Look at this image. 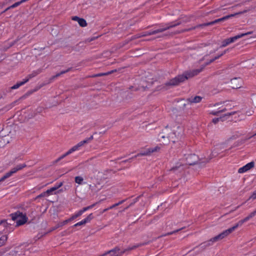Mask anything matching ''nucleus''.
<instances>
[{"label": "nucleus", "instance_id": "obj_1", "mask_svg": "<svg viewBox=\"0 0 256 256\" xmlns=\"http://www.w3.org/2000/svg\"><path fill=\"white\" fill-rule=\"evenodd\" d=\"M214 62V60L211 59L210 61L206 62L204 65L202 66L200 68L186 71L182 74H179L175 78L170 79L168 82H167L165 84V86H164V88L166 90V88H165V86H174L179 85L180 83L184 82L188 78L198 75L204 70L206 66Z\"/></svg>", "mask_w": 256, "mask_h": 256}, {"label": "nucleus", "instance_id": "obj_2", "mask_svg": "<svg viewBox=\"0 0 256 256\" xmlns=\"http://www.w3.org/2000/svg\"><path fill=\"white\" fill-rule=\"evenodd\" d=\"M178 130H174L172 131L171 130L168 128V126H166L165 128L162 130L158 134L159 138H162L165 142H172L175 143L179 139H180L182 136L183 132L180 126L177 128Z\"/></svg>", "mask_w": 256, "mask_h": 256}, {"label": "nucleus", "instance_id": "obj_3", "mask_svg": "<svg viewBox=\"0 0 256 256\" xmlns=\"http://www.w3.org/2000/svg\"><path fill=\"white\" fill-rule=\"evenodd\" d=\"M94 138L93 136H91L90 138H86V140L80 142H78L76 145L72 147L70 149L66 152L64 154H62V156L59 157L58 158H57L56 160H55L53 163L56 164L60 162L61 160L63 159L64 158H65L66 156L70 154L72 152L78 150V148L82 146L84 144H87L90 141L92 140Z\"/></svg>", "mask_w": 256, "mask_h": 256}, {"label": "nucleus", "instance_id": "obj_4", "mask_svg": "<svg viewBox=\"0 0 256 256\" xmlns=\"http://www.w3.org/2000/svg\"><path fill=\"white\" fill-rule=\"evenodd\" d=\"M10 216L12 217V220L13 221L17 220L18 218H20V219L16 221V226H17L24 224L28 220L26 216V214H23L20 211H17L14 213L11 214Z\"/></svg>", "mask_w": 256, "mask_h": 256}, {"label": "nucleus", "instance_id": "obj_5", "mask_svg": "<svg viewBox=\"0 0 256 256\" xmlns=\"http://www.w3.org/2000/svg\"><path fill=\"white\" fill-rule=\"evenodd\" d=\"M248 10H244L242 12H236L235 14H229V15H227V16H223L222 18H218V19H216L214 21H212V22H206L205 23L206 24V26H212V25H213V24H218V22H223L231 18H232V17H234V16H236V15H239V14H243L244 13H246V12L248 11Z\"/></svg>", "mask_w": 256, "mask_h": 256}, {"label": "nucleus", "instance_id": "obj_6", "mask_svg": "<svg viewBox=\"0 0 256 256\" xmlns=\"http://www.w3.org/2000/svg\"><path fill=\"white\" fill-rule=\"evenodd\" d=\"M198 160L199 158L198 156H196L195 154H188V156L186 158V162L189 165H194L198 164L200 166H203L205 164L206 162H208V160H206V161L198 162Z\"/></svg>", "mask_w": 256, "mask_h": 256}, {"label": "nucleus", "instance_id": "obj_7", "mask_svg": "<svg viewBox=\"0 0 256 256\" xmlns=\"http://www.w3.org/2000/svg\"><path fill=\"white\" fill-rule=\"evenodd\" d=\"M26 166V165L25 164L17 165L14 168H12L10 170L6 173L1 178V180L4 181L6 178L12 176L14 174L16 173L18 171L22 170V168Z\"/></svg>", "mask_w": 256, "mask_h": 256}, {"label": "nucleus", "instance_id": "obj_8", "mask_svg": "<svg viewBox=\"0 0 256 256\" xmlns=\"http://www.w3.org/2000/svg\"><path fill=\"white\" fill-rule=\"evenodd\" d=\"M182 24V22L180 21H178L176 23H174V22H171L170 24H166V26L164 28H159L154 30L152 31V34H155L160 32H164L168 30H169L172 28L176 27Z\"/></svg>", "mask_w": 256, "mask_h": 256}, {"label": "nucleus", "instance_id": "obj_9", "mask_svg": "<svg viewBox=\"0 0 256 256\" xmlns=\"http://www.w3.org/2000/svg\"><path fill=\"white\" fill-rule=\"evenodd\" d=\"M255 216H256L255 214L254 213V212H252L248 216H247L244 219L240 220L236 224L230 228L231 230H232V232L234 231L238 227L242 226L244 222L248 221L249 220H250V218H252Z\"/></svg>", "mask_w": 256, "mask_h": 256}, {"label": "nucleus", "instance_id": "obj_10", "mask_svg": "<svg viewBox=\"0 0 256 256\" xmlns=\"http://www.w3.org/2000/svg\"><path fill=\"white\" fill-rule=\"evenodd\" d=\"M232 88L233 89H237L242 86V80L240 78H234L230 80Z\"/></svg>", "mask_w": 256, "mask_h": 256}, {"label": "nucleus", "instance_id": "obj_11", "mask_svg": "<svg viewBox=\"0 0 256 256\" xmlns=\"http://www.w3.org/2000/svg\"><path fill=\"white\" fill-rule=\"evenodd\" d=\"M254 162H251L246 164L244 166L240 168L238 170V173H244L248 170H250L252 168H254Z\"/></svg>", "mask_w": 256, "mask_h": 256}, {"label": "nucleus", "instance_id": "obj_12", "mask_svg": "<svg viewBox=\"0 0 256 256\" xmlns=\"http://www.w3.org/2000/svg\"><path fill=\"white\" fill-rule=\"evenodd\" d=\"M204 26H206V24L204 23V24H200L196 25V26L190 28H189L184 29V30H182L180 31H178V32H176L175 34H180V33H182V32H188V31H190V30H195L196 28H204Z\"/></svg>", "mask_w": 256, "mask_h": 256}, {"label": "nucleus", "instance_id": "obj_13", "mask_svg": "<svg viewBox=\"0 0 256 256\" xmlns=\"http://www.w3.org/2000/svg\"><path fill=\"white\" fill-rule=\"evenodd\" d=\"M252 32H246V33L238 34V35L236 36H234L228 38V40H229L230 43H230L234 42L235 40H236L238 38H241L243 37L244 36L250 34H252Z\"/></svg>", "mask_w": 256, "mask_h": 256}, {"label": "nucleus", "instance_id": "obj_14", "mask_svg": "<svg viewBox=\"0 0 256 256\" xmlns=\"http://www.w3.org/2000/svg\"><path fill=\"white\" fill-rule=\"evenodd\" d=\"M202 98L200 96H195L194 97L191 96L187 98L186 100L190 104L198 103L202 100Z\"/></svg>", "mask_w": 256, "mask_h": 256}, {"label": "nucleus", "instance_id": "obj_15", "mask_svg": "<svg viewBox=\"0 0 256 256\" xmlns=\"http://www.w3.org/2000/svg\"><path fill=\"white\" fill-rule=\"evenodd\" d=\"M212 244H213V242L211 241V238H210V240L200 244L199 246L201 248V251H202L204 250L206 248H207L208 246H209L212 245Z\"/></svg>", "mask_w": 256, "mask_h": 256}, {"label": "nucleus", "instance_id": "obj_16", "mask_svg": "<svg viewBox=\"0 0 256 256\" xmlns=\"http://www.w3.org/2000/svg\"><path fill=\"white\" fill-rule=\"evenodd\" d=\"M42 72V70L40 69H38L36 71H34L32 74H28L26 78L24 80H28V82L29 81L30 79L36 76L38 74H40Z\"/></svg>", "mask_w": 256, "mask_h": 256}, {"label": "nucleus", "instance_id": "obj_17", "mask_svg": "<svg viewBox=\"0 0 256 256\" xmlns=\"http://www.w3.org/2000/svg\"><path fill=\"white\" fill-rule=\"evenodd\" d=\"M66 224H68V220H66L63 222H60L59 223L56 224L50 230H49V232H51L53 230H54L58 228L62 227L63 226Z\"/></svg>", "mask_w": 256, "mask_h": 256}, {"label": "nucleus", "instance_id": "obj_18", "mask_svg": "<svg viewBox=\"0 0 256 256\" xmlns=\"http://www.w3.org/2000/svg\"><path fill=\"white\" fill-rule=\"evenodd\" d=\"M28 82V80H23L22 81L17 82L16 84L10 88V90H14L18 88Z\"/></svg>", "mask_w": 256, "mask_h": 256}, {"label": "nucleus", "instance_id": "obj_19", "mask_svg": "<svg viewBox=\"0 0 256 256\" xmlns=\"http://www.w3.org/2000/svg\"><path fill=\"white\" fill-rule=\"evenodd\" d=\"M232 232L230 228H229L228 229L224 230L222 233L219 234L220 236V238L222 239H223L225 237L227 236L228 234H230V233H232Z\"/></svg>", "mask_w": 256, "mask_h": 256}, {"label": "nucleus", "instance_id": "obj_20", "mask_svg": "<svg viewBox=\"0 0 256 256\" xmlns=\"http://www.w3.org/2000/svg\"><path fill=\"white\" fill-rule=\"evenodd\" d=\"M93 218L94 216L92 214H90L86 218L82 220L81 222H82V225H84L87 222H90Z\"/></svg>", "mask_w": 256, "mask_h": 256}, {"label": "nucleus", "instance_id": "obj_21", "mask_svg": "<svg viewBox=\"0 0 256 256\" xmlns=\"http://www.w3.org/2000/svg\"><path fill=\"white\" fill-rule=\"evenodd\" d=\"M24 2V0H22L20 1V2H16L14 4H12V6L8 7L6 8V10H10L11 8H15L18 6H20L22 3Z\"/></svg>", "mask_w": 256, "mask_h": 256}, {"label": "nucleus", "instance_id": "obj_22", "mask_svg": "<svg viewBox=\"0 0 256 256\" xmlns=\"http://www.w3.org/2000/svg\"><path fill=\"white\" fill-rule=\"evenodd\" d=\"M82 214V212H80V210H79L76 214L72 216L70 218L66 220H68V223L69 222H70V221L74 220L75 218L79 217Z\"/></svg>", "mask_w": 256, "mask_h": 256}, {"label": "nucleus", "instance_id": "obj_23", "mask_svg": "<svg viewBox=\"0 0 256 256\" xmlns=\"http://www.w3.org/2000/svg\"><path fill=\"white\" fill-rule=\"evenodd\" d=\"M7 239L8 237L6 235H3L0 238V247L5 244Z\"/></svg>", "mask_w": 256, "mask_h": 256}, {"label": "nucleus", "instance_id": "obj_24", "mask_svg": "<svg viewBox=\"0 0 256 256\" xmlns=\"http://www.w3.org/2000/svg\"><path fill=\"white\" fill-rule=\"evenodd\" d=\"M96 204H97V202L94 203V204L90 206H88L84 207L82 210H80V211L82 212V214L84 212L94 208Z\"/></svg>", "mask_w": 256, "mask_h": 256}, {"label": "nucleus", "instance_id": "obj_25", "mask_svg": "<svg viewBox=\"0 0 256 256\" xmlns=\"http://www.w3.org/2000/svg\"><path fill=\"white\" fill-rule=\"evenodd\" d=\"M78 24L82 27H84L87 26V23L86 20L82 18H80V19L78 22Z\"/></svg>", "mask_w": 256, "mask_h": 256}, {"label": "nucleus", "instance_id": "obj_26", "mask_svg": "<svg viewBox=\"0 0 256 256\" xmlns=\"http://www.w3.org/2000/svg\"><path fill=\"white\" fill-rule=\"evenodd\" d=\"M150 154V152L148 151V149L147 150H146V151H144V152H142L134 156V158H137L138 156H148Z\"/></svg>", "mask_w": 256, "mask_h": 256}, {"label": "nucleus", "instance_id": "obj_27", "mask_svg": "<svg viewBox=\"0 0 256 256\" xmlns=\"http://www.w3.org/2000/svg\"><path fill=\"white\" fill-rule=\"evenodd\" d=\"M160 148L159 146H156L154 148H149L148 150L150 152V154L151 153L158 152Z\"/></svg>", "mask_w": 256, "mask_h": 256}, {"label": "nucleus", "instance_id": "obj_28", "mask_svg": "<svg viewBox=\"0 0 256 256\" xmlns=\"http://www.w3.org/2000/svg\"><path fill=\"white\" fill-rule=\"evenodd\" d=\"M75 182L79 184H82L83 182V178L80 176H76L75 178Z\"/></svg>", "mask_w": 256, "mask_h": 256}, {"label": "nucleus", "instance_id": "obj_29", "mask_svg": "<svg viewBox=\"0 0 256 256\" xmlns=\"http://www.w3.org/2000/svg\"><path fill=\"white\" fill-rule=\"evenodd\" d=\"M56 190V188H52L46 191V194L47 196H49L50 194H52L53 192H55Z\"/></svg>", "mask_w": 256, "mask_h": 256}, {"label": "nucleus", "instance_id": "obj_30", "mask_svg": "<svg viewBox=\"0 0 256 256\" xmlns=\"http://www.w3.org/2000/svg\"><path fill=\"white\" fill-rule=\"evenodd\" d=\"M224 116L222 117L217 118H214L212 119V122L214 124H217L220 120L222 121H223V118H224Z\"/></svg>", "mask_w": 256, "mask_h": 256}, {"label": "nucleus", "instance_id": "obj_31", "mask_svg": "<svg viewBox=\"0 0 256 256\" xmlns=\"http://www.w3.org/2000/svg\"><path fill=\"white\" fill-rule=\"evenodd\" d=\"M3 224L4 226L7 227L8 225H10V224H8L6 220H0V225Z\"/></svg>", "mask_w": 256, "mask_h": 256}, {"label": "nucleus", "instance_id": "obj_32", "mask_svg": "<svg viewBox=\"0 0 256 256\" xmlns=\"http://www.w3.org/2000/svg\"><path fill=\"white\" fill-rule=\"evenodd\" d=\"M178 21H180L182 22H186L190 21V18L186 17L184 18L182 20H178L175 22H173L174 23H176Z\"/></svg>", "mask_w": 256, "mask_h": 256}, {"label": "nucleus", "instance_id": "obj_33", "mask_svg": "<svg viewBox=\"0 0 256 256\" xmlns=\"http://www.w3.org/2000/svg\"><path fill=\"white\" fill-rule=\"evenodd\" d=\"M222 240L220 238V234H218V236L212 238H211V241H212L213 242H217L218 240Z\"/></svg>", "mask_w": 256, "mask_h": 256}, {"label": "nucleus", "instance_id": "obj_34", "mask_svg": "<svg viewBox=\"0 0 256 256\" xmlns=\"http://www.w3.org/2000/svg\"><path fill=\"white\" fill-rule=\"evenodd\" d=\"M182 228H180V229H178V230H174V231L172 232H168V233H167L166 234H164V235H162V236H159L158 238L162 237V236H168V235L172 234H174V233H176V232H179L180 230H182Z\"/></svg>", "mask_w": 256, "mask_h": 256}, {"label": "nucleus", "instance_id": "obj_35", "mask_svg": "<svg viewBox=\"0 0 256 256\" xmlns=\"http://www.w3.org/2000/svg\"><path fill=\"white\" fill-rule=\"evenodd\" d=\"M107 75H108V74H107V72H106V73H99V74H96L92 75V76H91V77H92V78L100 77V76H107Z\"/></svg>", "mask_w": 256, "mask_h": 256}, {"label": "nucleus", "instance_id": "obj_36", "mask_svg": "<svg viewBox=\"0 0 256 256\" xmlns=\"http://www.w3.org/2000/svg\"><path fill=\"white\" fill-rule=\"evenodd\" d=\"M230 43L229 42V40H228V38L227 39H226L224 40L222 42V44L221 46V47H225L226 46H228V44H229Z\"/></svg>", "mask_w": 256, "mask_h": 256}, {"label": "nucleus", "instance_id": "obj_37", "mask_svg": "<svg viewBox=\"0 0 256 256\" xmlns=\"http://www.w3.org/2000/svg\"><path fill=\"white\" fill-rule=\"evenodd\" d=\"M150 35H153V34H152V31H151V32H143L142 34V36L143 37V36H150Z\"/></svg>", "mask_w": 256, "mask_h": 256}, {"label": "nucleus", "instance_id": "obj_38", "mask_svg": "<svg viewBox=\"0 0 256 256\" xmlns=\"http://www.w3.org/2000/svg\"><path fill=\"white\" fill-rule=\"evenodd\" d=\"M47 196L46 194V192H43L41 193L36 198V199L41 198H43V197H44V196Z\"/></svg>", "mask_w": 256, "mask_h": 256}, {"label": "nucleus", "instance_id": "obj_39", "mask_svg": "<svg viewBox=\"0 0 256 256\" xmlns=\"http://www.w3.org/2000/svg\"><path fill=\"white\" fill-rule=\"evenodd\" d=\"M141 37H142V34H136V35H134V36H132V38L130 39V40H134L135 39H136L138 38H140Z\"/></svg>", "mask_w": 256, "mask_h": 256}, {"label": "nucleus", "instance_id": "obj_40", "mask_svg": "<svg viewBox=\"0 0 256 256\" xmlns=\"http://www.w3.org/2000/svg\"><path fill=\"white\" fill-rule=\"evenodd\" d=\"M82 43L81 42H79L78 44H76V46H73L72 48V50H74V51H76V52H78L80 50L78 49V47L79 46L82 44Z\"/></svg>", "mask_w": 256, "mask_h": 256}, {"label": "nucleus", "instance_id": "obj_41", "mask_svg": "<svg viewBox=\"0 0 256 256\" xmlns=\"http://www.w3.org/2000/svg\"><path fill=\"white\" fill-rule=\"evenodd\" d=\"M72 68H70L68 69H66V70H62L60 72V74H66L68 72H69L72 69Z\"/></svg>", "mask_w": 256, "mask_h": 256}, {"label": "nucleus", "instance_id": "obj_42", "mask_svg": "<svg viewBox=\"0 0 256 256\" xmlns=\"http://www.w3.org/2000/svg\"><path fill=\"white\" fill-rule=\"evenodd\" d=\"M250 199V198H252V200H255L256 199V190L253 192L252 194V196L250 197L249 198Z\"/></svg>", "mask_w": 256, "mask_h": 256}, {"label": "nucleus", "instance_id": "obj_43", "mask_svg": "<svg viewBox=\"0 0 256 256\" xmlns=\"http://www.w3.org/2000/svg\"><path fill=\"white\" fill-rule=\"evenodd\" d=\"M135 158L134 156L132 157V158H129V159L124 160L122 161L121 162H122V163H126V162H132V160L133 158Z\"/></svg>", "mask_w": 256, "mask_h": 256}, {"label": "nucleus", "instance_id": "obj_44", "mask_svg": "<svg viewBox=\"0 0 256 256\" xmlns=\"http://www.w3.org/2000/svg\"><path fill=\"white\" fill-rule=\"evenodd\" d=\"M220 113V111H212L210 114L214 116H218V114Z\"/></svg>", "mask_w": 256, "mask_h": 256}, {"label": "nucleus", "instance_id": "obj_45", "mask_svg": "<svg viewBox=\"0 0 256 256\" xmlns=\"http://www.w3.org/2000/svg\"><path fill=\"white\" fill-rule=\"evenodd\" d=\"M236 113V112H228L227 114H224V116H232V115H234V114H235Z\"/></svg>", "mask_w": 256, "mask_h": 256}, {"label": "nucleus", "instance_id": "obj_46", "mask_svg": "<svg viewBox=\"0 0 256 256\" xmlns=\"http://www.w3.org/2000/svg\"><path fill=\"white\" fill-rule=\"evenodd\" d=\"M138 197L137 198H136L135 199V200H134V202H132L128 206H126L125 208H124V210H127L128 208H129L130 206H132L138 200Z\"/></svg>", "mask_w": 256, "mask_h": 256}, {"label": "nucleus", "instance_id": "obj_47", "mask_svg": "<svg viewBox=\"0 0 256 256\" xmlns=\"http://www.w3.org/2000/svg\"><path fill=\"white\" fill-rule=\"evenodd\" d=\"M61 75V74H60V72L59 73H58L57 74H56L55 76H52L51 78H50V80H53L54 79H55L56 78L60 76Z\"/></svg>", "mask_w": 256, "mask_h": 256}, {"label": "nucleus", "instance_id": "obj_48", "mask_svg": "<svg viewBox=\"0 0 256 256\" xmlns=\"http://www.w3.org/2000/svg\"><path fill=\"white\" fill-rule=\"evenodd\" d=\"M62 186V182H60L59 184H56L55 186H54V188H56V190H57L58 188L61 187Z\"/></svg>", "mask_w": 256, "mask_h": 256}, {"label": "nucleus", "instance_id": "obj_49", "mask_svg": "<svg viewBox=\"0 0 256 256\" xmlns=\"http://www.w3.org/2000/svg\"><path fill=\"white\" fill-rule=\"evenodd\" d=\"M130 40H126L125 41H124L122 44V46H120V47L121 48V47H122L124 46H125L126 44H128L130 42Z\"/></svg>", "mask_w": 256, "mask_h": 256}, {"label": "nucleus", "instance_id": "obj_50", "mask_svg": "<svg viewBox=\"0 0 256 256\" xmlns=\"http://www.w3.org/2000/svg\"><path fill=\"white\" fill-rule=\"evenodd\" d=\"M80 19V18L77 16H73L72 18V20H76V21H77L78 22V20Z\"/></svg>", "mask_w": 256, "mask_h": 256}, {"label": "nucleus", "instance_id": "obj_51", "mask_svg": "<svg viewBox=\"0 0 256 256\" xmlns=\"http://www.w3.org/2000/svg\"><path fill=\"white\" fill-rule=\"evenodd\" d=\"M6 58V56L4 54H1V56H0V62L4 60Z\"/></svg>", "mask_w": 256, "mask_h": 256}, {"label": "nucleus", "instance_id": "obj_52", "mask_svg": "<svg viewBox=\"0 0 256 256\" xmlns=\"http://www.w3.org/2000/svg\"><path fill=\"white\" fill-rule=\"evenodd\" d=\"M82 222H80L76 224H74L73 226V227H77V226H82Z\"/></svg>", "mask_w": 256, "mask_h": 256}, {"label": "nucleus", "instance_id": "obj_53", "mask_svg": "<svg viewBox=\"0 0 256 256\" xmlns=\"http://www.w3.org/2000/svg\"><path fill=\"white\" fill-rule=\"evenodd\" d=\"M179 168H180V166H176L172 167L170 169V170L175 171V170H177Z\"/></svg>", "mask_w": 256, "mask_h": 256}, {"label": "nucleus", "instance_id": "obj_54", "mask_svg": "<svg viewBox=\"0 0 256 256\" xmlns=\"http://www.w3.org/2000/svg\"><path fill=\"white\" fill-rule=\"evenodd\" d=\"M9 48H10V46H4V47L2 48V51H4V52H6V50Z\"/></svg>", "mask_w": 256, "mask_h": 256}, {"label": "nucleus", "instance_id": "obj_55", "mask_svg": "<svg viewBox=\"0 0 256 256\" xmlns=\"http://www.w3.org/2000/svg\"><path fill=\"white\" fill-rule=\"evenodd\" d=\"M11 108H12V106H6L5 108H3L2 110H10Z\"/></svg>", "mask_w": 256, "mask_h": 256}, {"label": "nucleus", "instance_id": "obj_56", "mask_svg": "<svg viewBox=\"0 0 256 256\" xmlns=\"http://www.w3.org/2000/svg\"><path fill=\"white\" fill-rule=\"evenodd\" d=\"M116 71H117V70L116 69H115V70H111L110 72H108L107 74H108H108H112L114 72H116Z\"/></svg>", "mask_w": 256, "mask_h": 256}, {"label": "nucleus", "instance_id": "obj_57", "mask_svg": "<svg viewBox=\"0 0 256 256\" xmlns=\"http://www.w3.org/2000/svg\"><path fill=\"white\" fill-rule=\"evenodd\" d=\"M126 200H126H121V201H120L118 202V205H120V204H123V203H124V202Z\"/></svg>", "mask_w": 256, "mask_h": 256}, {"label": "nucleus", "instance_id": "obj_58", "mask_svg": "<svg viewBox=\"0 0 256 256\" xmlns=\"http://www.w3.org/2000/svg\"><path fill=\"white\" fill-rule=\"evenodd\" d=\"M220 57H221V56H220V55H218V56H215V57H214V58H212V59H213V60H214V61L215 60H217V59L219 58H220Z\"/></svg>", "mask_w": 256, "mask_h": 256}, {"label": "nucleus", "instance_id": "obj_59", "mask_svg": "<svg viewBox=\"0 0 256 256\" xmlns=\"http://www.w3.org/2000/svg\"><path fill=\"white\" fill-rule=\"evenodd\" d=\"M228 50H224L221 54H220V56H222Z\"/></svg>", "mask_w": 256, "mask_h": 256}, {"label": "nucleus", "instance_id": "obj_60", "mask_svg": "<svg viewBox=\"0 0 256 256\" xmlns=\"http://www.w3.org/2000/svg\"><path fill=\"white\" fill-rule=\"evenodd\" d=\"M14 43H15V42H11V43L10 44V45L8 46H10V47H12V46H14Z\"/></svg>", "mask_w": 256, "mask_h": 256}, {"label": "nucleus", "instance_id": "obj_61", "mask_svg": "<svg viewBox=\"0 0 256 256\" xmlns=\"http://www.w3.org/2000/svg\"><path fill=\"white\" fill-rule=\"evenodd\" d=\"M115 208V206L114 204H113L112 206H110L109 208H108V209L110 210V209H112V208Z\"/></svg>", "mask_w": 256, "mask_h": 256}, {"label": "nucleus", "instance_id": "obj_62", "mask_svg": "<svg viewBox=\"0 0 256 256\" xmlns=\"http://www.w3.org/2000/svg\"><path fill=\"white\" fill-rule=\"evenodd\" d=\"M226 110V108L220 110V112H224Z\"/></svg>", "mask_w": 256, "mask_h": 256}, {"label": "nucleus", "instance_id": "obj_63", "mask_svg": "<svg viewBox=\"0 0 256 256\" xmlns=\"http://www.w3.org/2000/svg\"><path fill=\"white\" fill-rule=\"evenodd\" d=\"M256 136V134H254L252 136L248 137V139H250L251 138H252V137H253V136Z\"/></svg>", "mask_w": 256, "mask_h": 256}, {"label": "nucleus", "instance_id": "obj_64", "mask_svg": "<svg viewBox=\"0 0 256 256\" xmlns=\"http://www.w3.org/2000/svg\"><path fill=\"white\" fill-rule=\"evenodd\" d=\"M8 10H6V8L4 11H2V12H1V14L4 13L5 12H6V11H8Z\"/></svg>", "mask_w": 256, "mask_h": 256}]
</instances>
